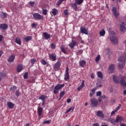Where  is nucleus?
<instances>
[{
    "label": "nucleus",
    "mask_w": 126,
    "mask_h": 126,
    "mask_svg": "<svg viewBox=\"0 0 126 126\" xmlns=\"http://www.w3.org/2000/svg\"><path fill=\"white\" fill-rule=\"evenodd\" d=\"M42 36L43 37H44L45 40H48L51 38V35L48 34L47 32H43Z\"/></svg>",
    "instance_id": "obj_15"
},
{
    "label": "nucleus",
    "mask_w": 126,
    "mask_h": 126,
    "mask_svg": "<svg viewBox=\"0 0 126 126\" xmlns=\"http://www.w3.org/2000/svg\"><path fill=\"white\" fill-rule=\"evenodd\" d=\"M113 80L116 83L119 84L120 83V85H121L122 87H126V78L125 77H121L120 81V78L117 76H113Z\"/></svg>",
    "instance_id": "obj_1"
},
{
    "label": "nucleus",
    "mask_w": 126,
    "mask_h": 126,
    "mask_svg": "<svg viewBox=\"0 0 126 126\" xmlns=\"http://www.w3.org/2000/svg\"><path fill=\"white\" fill-rule=\"evenodd\" d=\"M61 65L62 64L60 61H58L55 64L53 67L54 70H59L60 69V67H61Z\"/></svg>",
    "instance_id": "obj_8"
},
{
    "label": "nucleus",
    "mask_w": 126,
    "mask_h": 126,
    "mask_svg": "<svg viewBox=\"0 0 126 126\" xmlns=\"http://www.w3.org/2000/svg\"><path fill=\"white\" fill-rule=\"evenodd\" d=\"M112 12L113 13V15H114L115 17H118V16H119V13L117 12V8H116V7H113L112 8Z\"/></svg>",
    "instance_id": "obj_19"
},
{
    "label": "nucleus",
    "mask_w": 126,
    "mask_h": 126,
    "mask_svg": "<svg viewBox=\"0 0 126 126\" xmlns=\"http://www.w3.org/2000/svg\"><path fill=\"white\" fill-rule=\"evenodd\" d=\"M64 91H62V92L60 93V99H62V98H63V95H64Z\"/></svg>",
    "instance_id": "obj_40"
},
{
    "label": "nucleus",
    "mask_w": 126,
    "mask_h": 126,
    "mask_svg": "<svg viewBox=\"0 0 126 126\" xmlns=\"http://www.w3.org/2000/svg\"><path fill=\"white\" fill-rule=\"evenodd\" d=\"M43 113V108L42 107H38L37 108V114L38 117H41L42 116V114Z\"/></svg>",
    "instance_id": "obj_11"
},
{
    "label": "nucleus",
    "mask_w": 126,
    "mask_h": 126,
    "mask_svg": "<svg viewBox=\"0 0 126 126\" xmlns=\"http://www.w3.org/2000/svg\"><path fill=\"white\" fill-rule=\"evenodd\" d=\"M120 126H126V124H121Z\"/></svg>",
    "instance_id": "obj_63"
},
{
    "label": "nucleus",
    "mask_w": 126,
    "mask_h": 126,
    "mask_svg": "<svg viewBox=\"0 0 126 126\" xmlns=\"http://www.w3.org/2000/svg\"><path fill=\"white\" fill-rule=\"evenodd\" d=\"M75 45H76V41L72 40L71 42L69 44L68 46L71 49H73L75 46Z\"/></svg>",
    "instance_id": "obj_12"
},
{
    "label": "nucleus",
    "mask_w": 126,
    "mask_h": 126,
    "mask_svg": "<svg viewBox=\"0 0 126 126\" xmlns=\"http://www.w3.org/2000/svg\"><path fill=\"white\" fill-rule=\"evenodd\" d=\"M2 38H3V36L2 35H0V42H1Z\"/></svg>",
    "instance_id": "obj_59"
},
{
    "label": "nucleus",
    "mask_w": 126,
    "mask_h": 126,
    "mask_svg": "<svg viewBox=\"0 0 126 126\" xmlns=\"http://www.w3.org/2000/svg\"><path fill=\"white\" fill-rule=\"evenodd\" d=\"M51 49L55 50V49H56V45L54 43H51Z\"/></svg>",
    "instance_id": "obj_45"
},
{
    "label": "nucleus",
    "mask_w": 126,
    "mask_h": 126,
    "mask_svg": "<svg viewBox=\"0 0 126 126\" xmlns=\"http://www.w3.org/2000/svg\"><path fill=\"white\" fill-rule=\"evenodd\" d=\"M124 94L126 95V90H125L123 92Z\"/></svg>",
    "instance_id": "obj_64"
},
{
    "label": "nucleus",
    "mask_w": 126,
    "mask_h": 126,
    "mask_svg": "<svg viewBox=\"0 0 126 126\" xmlns=\"http://www.w3.org/2000/svg\"><path fill=\"white\" fill-rule=\"evenodd\" d=\"M74 110V106H71L69 109L67 110V111L65 112L66 114H67V113H69L71 111H72L73 112V110Z\"/></svg>",
    "instance_id": "obj_29"
},
{
    "label": "nucleus",
    "mask_w": 126,
    "mask_h": 126,
    "mask_svg": "<svg viewBox=\"0 0 126 126\" xmlns=\"http://www.w3.org/2000/svg\"><path fill=\"white\" fill-rule=\"evenodd\" d=\"M112 12L113 13V15H114L115 17H118V16H119V13L117 12V8H116V7H113L112 8Z\"/></svg>",
    "instance_id": "obj_18"
},
{
    "label": "nucleus",
    "mask_w": 126,
    "mask_h": 126,
    "mask_svg": "<svg viewBox=\"0 0 126 126\" xmlns=\"http://www.w3.org/2000/svg\"><path fill=\"white\" fill-rule=\"evenodd\" d=\"M48 12V10L47 9H42V13L44 15H47Z\"/></svg>",
    "instance_id": "obj_39"
},
{
    "label": "nucleus",
    "mask_w": 126,
    "mask_h": 126,
    "mask_svg": "<svg viewBox=\"0 0 126 126\" xmlns=\"http://www.w3.org/2000/svg\"><path fill=\"white\" fill-rule=\"evenodd\" d=\"M84 82H85L84 80H83L81 85L78 87L77 90L79 91H80V90H81V89H83V87L85 86V85L84 84Z\"/></svg>",
    "instance_id": "obj_25"
},
{
    "label": "nucleus",
    "mask_w": 126,
    "mask_h": 126,
    "mask_svg": "<svg viewBox=\"0 0 126 126\" xmlns=\"http://www.w3.org/2000/svg\"><path fill=\"white\" fill-rule=\"evenodd\" d=\"M100 55H98L97 57L95 58V62H99V60H100Z\"/></svg>",
    "instance_id": "obj_50"
},
{
    "label": "nucleus",
    "mask_w": 126,
    "mask_h": 126,
    "mask_svg": "<svg viewBox=\"0 0 126 126\" xmlns=\"http://www.w3.org/2000/svg\"><path fill=\"white\" fill-rule=\"evenodd\" d=\"M122 107V104H119L118 106L117 107V108L115 109V110L118 112L120 109H121V107Z\"/></svg>",
    "instance_id": "obj_47"
},
{
    "label": "nucleus",
    "mask_w": 126,
    "mask_h": 126,
    "mask_svg": "<svg viewBox=\"0 0 126 126\" xmlns=\"http://www.w3.org/2000/svg\"><path fill=\"white\" fill-rule=\"evenodd\" d=\"M108 122H110V123H111V124H112L113 125H115L116 124V120H115L113 118H109L108 119Z\"/></svg>",
    "instance_id": "obj_28"
},
{
    "label": "nucleus",
    "mask_w": 126,
    "mask_h": 126,
    "mask_svg": "<svg viewBox=\"0 0 126 126\" xmlns=\"http://www.w3.org/2000/svg\"><path fill=\"white\" fill-rule=\"evenodd\" d=\"M63 87H64V84L57 85L55 87L54 91H53L54 94H58V93H59V91L60 89H62V88H63Z\"/></svg>",
    "instance_id": "obj_3"
},
{
    "label": "nucleus",
    "mask_w": 126,
    "mask_h": 126,
    "mask_svg": "<svg viewBox=\"0 0 126 126\" xmlns=\"http://www.w3.org/2000/svg\"><path fill=\"white\" fill-rule=\"evenodd\" d=\"M15 59V56L12 55H11L8 59V63H13L14 60Z\"/></svg>",
    "instance_id": "obj_17"
},
{
    "label": "nucleus",
    "mask_w": 126,
    "mask_h": 126,
    "mask_svg": "<svg viewBox=\"0 0 126 126\" xmlns=\"http://www.w3.org/2000/svg\"><path fill=\"white\" fill-rule=\"evenodd\" d=\"M63 1H64V0H59L57 2V5H61Z\"/></svg>",
    "instance_id": "obj_43"
},
{
    "label": "nucleus",
    "mask_w": 126,
    "mask_h": 126,
    "mask_svg": "<svg viewBox=\"0 0 126 126\" xmlns=\"http://www.w3.org/2000/svg\"><path fill=\"white\" fill-rule=\"evenodd\" d=\"M115 121L116 123H120V122H123V121H125V119L124 118H123V117L120 115H117Z\"/></svg>",
    "instance_id": "obj_10"
},
{
    "label": "nucleus",
    "mask_w": 126,
    "mask_h": 126,
    "mask_svg": "<svg viewBox=\"0 0 126 126\" xmlns=\"http://www.w3.org/2000/svg\"><path fill=\"white\" fill-rule=\"evenodd\" d=\"M32 39V37L31 36H28L24 38V40L26 42H29L30 40Z\"/></svg>",
    "instance_id": "obj_32"
},
{
    "label": "nucleus",
    "mask_w": 126,
    "mask_h": 126,
    "mask_svg": "<svg viewBox=\"0 0 126 126\" xmlns=\"http://www.w3.org/2000/svg\"><path fill=\"white\" fill-rule=\"evenodd\" d=\"M71 102V99L68 98L67 99V103H70Z\"/></svg>",
    "instance_id": "obj_57"
},
{
    "label": "nucleus",
    "mask_w": 126,
    "mask_h": 126,
    "mask_svg": "<svg viewBox=\"0 0 126 126\" xmlns=\"http://www.w3.org/2000/svg\"><path fill=\"white\" fill-rule=\"evenodd\" d=\"M97 76L99 78H103V74L102 73V72L98 71L97 72Z\"/></svg>",
    "instance_id": "obj_37"
},
{
    "label": "nucleus",
    "mask_w": 126,
    "mask_h": 126,
    "mask_svg": "<svg viewBox=\"0 0 126 126\" xmlns=\"http://www.w3.org/2000/svg\"><path fill=\"white\" fill-rule=\"evenodd\" d=\"M126 30V25L125 24V23H122L120 25V31H122V32H125Z\"/></svg>",
    "instance_id": "obj_16"
},
{
    "label": "nucleus",
    "mask_w": 126,
    "mask_h": 126,
    "mask_svg": "<svg viewBox=\"0 0 126 126\" xmlns=\"http://www.w3.org/2000/svg\"><path fill=\"white\" fill-rule=\"evenodd\" d=\"M91 103L92 107H97L98 105V100L96 98H93L91 99Z\"/></svg>",
    "instance_id": "obj_7"
},
{
    "label": "nucleus",
    "mask_w": 126,
    "mask_h": 126,
    "mask_svg": "<svg viewBox=\"0 0 126 126\" xmlns=\"http://www.w3.org/2000/svg\"><path fill=\"white\" fill-rule=\"evenodd\" d=\"M24 79H27L28 78V72H26L24 75Z\"/></svg>",
    "instance_id": "obj_42"
},
{
    "label": "nucleus",
    "mask_w": 126,
    "mask_h": 126,
    "mask_svg": "<svg viewBox=\"0 0 126 126\" xmlns=\"http://www.w3.org/2000/svg\"><path fill=\"white\" fill-rule=\"evenodd\" d=\"M8 26L6 24H2L0 25V28L2 29V30H6Z\"/></svg>",
    "instance_id": "obj_22"
},
{
    "label": "nucleus",
    "mask_w": 126,
    "mask_h": 126,
    "mask_svg": "<svg viewBox=\"0 0 126 126\" xmlns=\"http://www.w3.org/2000/svg\"><path fill=\"white\" fill-rule=\"evenodd\" d=\"M97 117H100V118H104L105 117V115L103 113L102 111H98L96 113Z\"/></svg>",
    "instance_id": "obj_20"
},
{
    "label": "nucleus",
    "mask_w": 126,
    "mask_h": 126,
    "mask_svg": "<svg viewBox=\"0 0 126 126\" xmlns=\"http://www.w3.org/2000/svg\"><path fill=\"white\" fill-rule=\"evenodd\" d=\"M15 94L17 97H19V95H20V92H19V91H17L15 93Z\"/></svg>",
    "instance_id": "obj_48"
},
{
    "label": "nucleus",
    "mask_w": 126,
    "mask_h": 126,
    "mask_svg": "<svg viewBox=\"0 0 126 126\" xmlns=\"http://www.w3.org/2000/svg\"><path fill=\"white\" fill-rule=\"evenodd\" d=\"M49 57L53 61V62H55L57 59V56L55 54H49Z\"/></svg>",
    "instance_id": "obj_14"
},
{
    "label": "nucleus",
    "mask_w": 126,
    "mask_h": 126,
    "mask_svg": "<svg viewBox=\"0 0 126 126\" xmlns=\"http://www.w3.org/2000/svg\"><path fill=\"white\" fill-rule=\"evenodd\" d=\"M109 38L114 45H118L119 42L118 41V38L116 36H113V34H110Z\"/></svg>",
    "instance_id": "obj_4"
},
{
    "label": "nucleus",
    "mask_w": 126,
    "mask_h": 126,
    "mask_svg": "<svg viewBox=\"0 0 126 126\" xmlns=\"http://www.w3.org/2000/svg\"><path fill=\"white\" fill-rule=\"evenodd\" d=\"M33 17L34 18H35V19H37L38 20H44V16L41 15L38 13H34L33 14Z\"/></svg>",
    "instance_id": "obj_5"
},
{
    "label": "nucleus",
    "mask_w": 126,
    "mask_h": 126,
    "mask_svg": "<svg viewBox=\"0 0 126 126\" xmlns=\"http://www.w3.org/2000/svg\"><path fill=\"white\" fill-rule=\"evenodd\" d=\"M16 89V87L14 86L10 88V90H11L12 91H15Z\"/></svg>",
    "instance_id": "obj_49"
},
{
    "label": "nucleus",
    "mask_w": 126,
    "mask_h": 126,
    "mask_svg": "<svg viewBox=\"0 0 126 126\" xmlns=\"http://www.w3.org/2000/svg\"><path fill=\"white\" fill-rule=\"evenodd\" d=\"M0 16L2 17V18H6L7 17V15L6 14V13H4L2 12Z\"/></svg>",
    "instance_id": "obj_33"
},
{
    "label": "nucleus",
    "mask_w": 126,
    "mask_h": 126,
    "mask_svg": "<svg viewBox=\"0 0 126 126\" xmlns=\"http://www.w3.org/2000/svg\"><path fill=\"white\" fill-rule=\"evenodd\" d=\"M91 77L93 79H94V74L92 73V74H91Z\"/></svg>",
    "instance_id": "obj_60"
},
{
    "label": "nucleus",
    "mask_w": 126,
    "mask_h": 126,
    "mask_svg": "<svg viewBox=\"0 0 126 126\" xmlns=\"http://www.w3.org/2000/svg\"><path fill=\"white\" fill-rule=\"evenodd\" d=\"M95 90H96V89H93L91 90L92 93H93V94H95Z\"/></svg>",
    "instance_id": "obj_55"
},
{
    "label": "nucleus",
    "mask_w": 126,
    "mask_h": 126,
    "mask_svg": "<svg viewBox=\"0 0 126 126\" xmlns=\"http://www.w3.org/2000/svg\"><path fill=\"white\" fill-rule=\"evenodd\" d=\"M23 66L21 64L18 65L17 66V72H20L22 70Z\"/></svg>",
    "instance_id": "obj_26"
},
{
    "label": "nucleus",
    "mask_w": 126,
    "mask_h": 126,
    "mask_svg": "<svg viewBox=\"0 0 126 126\" xmlns=\"http://www.w3.org/2000/svg\"><path fill=\"white\" fill-rule=\"evenodd\" d=\"M117 111L116 109H115L114 111H113L112 112H111V116H113V115H115V114H116V113H117Z\"/></svg>",
    "instance_id": "obj_54"
},
{
    "label": "nucleus",
    "mask_w": 126,
    "mask_h": 126,
    "mask_svg": "<svg viewBox=\"0 0 126 126\" xmlns=\"http://www.w3.org/2000/svg\"><path fill=\"white\" fill-rule=\"evenodd\" d=\"M61 51L64 54H66V52L65 51V49L64 48V46H63V45H62L61 47Z\"/></svg>",
    "instance_id": "obj_38"
},
{
    "label": "nucleus",
    "mask_w": 126,
    "mask_h": 126,
    "mask_svg": "<svg viewBox=\"0 0 126 126\" xmlns=\"http://www.w3.org/2000/svg\"><path fill=\"white\" fill-rule=\"evenodd\" d=\"M32 27H33V28H35V27H36V26H37V25L35 24V23H33V24L32 25Z\"/></svg>",
    "instance_id": "obj_56"
},
{
    "label": "nucleus",
    "mask_w": 126,
    "mask_h": 126,
    "mask_svg": "<svg viewBox=\"0 0 126 126\" xmlns=\"http://www.w3.org/2000/svg\"><path fill=\"white\" fill-rule=\"evenodd\" d=\"M126 56H121L119 59V65L120 68H123L126 64Z\"/></svg>",
    "instance_id": "obj_2"
},
{
    "label": "nucleus",
    "mask_w": 126,
    "mask_h": 126,
    "mask_svg": "<svg viewBox=\"0 0 126 126\" xmlns=\"http://www.w3.org/2000/svg\"><path fill=\"white\" fill-rule=\"evenodd\" d=\"M15 42L18 44V45H21V40L19 38H16L15 39Z\"/></svg>",
    "instance_id": "obj_34"
},
{
    "label": "nucleus",
    "mask_w": 126,
    "mask_h": 126,
    "mask_svg": "<svg viewBox=\"0 0 126 126\" xmlns=\"http://www.w3.org/2000/svg\"><path fill=\"white\" fill-rule=\"evenodd\" d=\"M47 98H48V97L47 96H46L45 95H42L38 97V99L39 100H42V102H45V100H46V99H47Z\"/></svg>",
    "instance_id": "obj_24"
},
{
    "label": "nucleus",
    "mask_w": 126,
    "mask_h": 126,
    "mask_svg": "<svg viewBox=\"0 0 126 126\" xmlns=\"http://www.w3.org/2000/svg\"><path fill=\"white\" fill-rule=\"evenodd\" d=\"M64 15H68V12L67 11V9H66L64 10Z\"/></svg>",
    "instance_id": "obj_53"
},
{
    "label": "nucleus",
    "mask_w": 126,
    "mask_h": 126,
    "mask_svg": "<svg viewBox=\"0 0 126 126\" xmlns=\"http://www.w3.org/2000/svg\"><path fill=\"white\" fill-rule=\"evenodd\" d=\"M97 87H99V88H102L103 87V85L99 84V85H97Z\"/></svg>",
    "instance_id": "obj_62"
},
{
    "label": "nucleus",
    "mask_w": 126,
    "mask_h": 126,
    "mask_svg": "<svg viewBox=\"0 0 126 126\" xmlns=\"http://www.w3.org/2000/svg\"><path fill=\"white\" fill-rule=\"evenodd\" d=\"M5 76H6V73H5L4 72L0 73V77H1V78H4V77H5Z\"/></svg>",
    "instance_id": "obj_36"
},
{
    "label": "nucleus",
    "mask_w": 126,
    "mask_h": 126,
    "mask_svg": "<svg viewBox=\"0 0 126 126\" xmlns=\"http://www.w3.org/2000/svg\"><path fill=\"white\" fill-rule=\"evenodd\" d=\"M58 9H56V8H54L52 10V13L53 14V15H57V14H58Z\"/></svg>",
    "instance_id": "obj_31"
},
{
    "label": "nucleus",
    "mask_w": 126,
    "mask_h": 126,
    "mask_svg": "<svg viewBox=\"0 0 126 126\" xmlns=\"http://www.w3.org/2000/svg\"><path fill=\"white\" fill-rule=\"evenodd\" d=\"M7 105L8 107L9 108H10V109H12V108H13L14 107V104H13L11 102H8Z\"/></svg>",
    "instance_id": "obj_27"
},
{
    "label": "nucleus",
    "mask_w": 126,
    "mask_h": 126,
    "mask_svg": "<svg viewBox=\"0 0 126 126\" xmlns=\"http://www.w3.org/2000/svg\"><path fill=\"white\" fill-rule=\"evenodd\" d=\"M50 123H51V121L47 120V121L43 122V125H45L46 124H50Z\"/></svg>",
    "instance_id": "obj_51"
},
{
    "label": "nucleus",
    "mask_w": 126,
    "mask_h": 126,
    "mask_svg": "<svg viewBox=\"0 0 126 126\" xmlns=\"http://www.w3.org/2000/svg\"><path fill=\"white\" fill-rule=\"evenodd\" d=\"M106 32H105V30L104 29H102L101 31L99 32V34L100 36H105Z\"/></svg>",
    "instance_id": "obj_35"
},
{
    "label": "nucleus",
    "mask_w": 126,
    "mask_h": 126,
    "mask_svg": "<svg viewBox=\"0 0 126 126\" xmlns=\"http://www.w3.org/2000/svg\"><path fill=\"white\" fill-rule=\"evenodd\" d=\"M84 0H76L75 1V3L77 5H79L83 2Z\"/></svg>",
    "instance_id": "obj_30"
},
{
    "label": "nucleus",
    "mask_w": 126,
    "mask_h": 126,
    "mask_svg": "<svg viewBox=\"0 0 126 126\" xmlns=\"http://www.w3.org/2000/svg\"><path fill=\"white\" fill-rule=\"evenodd\" d=\"M86 64V61H85V60H82L79 61V65L81 66V67H84Z\"/></svg>",
    "instance_id": "obj_21"
},
{
    "label": "nucleus",
    "mask_w": 126,
    "mask_h": 126,
    "mask_svg": "<svg viewBox=\"0 0 126 126\" xmlns=\"http://www.w3.org/2000/svg\"><path fill=\"white\" fill-rule=\"evenodd\" d=\"M31 63H32V65H33L35 63H36V59H33L31 60Z\"/></svg>",
    "instance_id": "obj_44"
},
{
    "label": "nucleus",
    "mask_w": 126,
    "mask_h": 126,
    "mask_svg": "<svg viewBox=\"0 0 126 126\" xmlns=\"http://www.w3.org/2000/svg\"><path fill=\"white\" fill-rule=\"evenodd\" d=\"M81 33L85 34V35H88V31L84 27H80Z\"/></svg>",
    "instance_id": "obj_9"
},
{
    "label": "nucleus",
    "mask_w": 126,
    "mask_h": 126,
    "mask_svg": "<svg viewBox=\"0 0 126 126\" xmlns=\"http://www.w3.org/2000/svg\"><path fill=\"white\" fill-rule=\"evenodd\" d=\"M100 98L101 99H105L106 98V95H102L100 96Z\"/></svg>",
    "instance_id": "obj_58"
},
{
    "label": "nucleus",
    "mask_w": 126,
    "mask_h": 126,
    "mask_svg": "<svg viewBox=\"0 0 126 126\" xmlns=\"http://www.w3.org/2000/svg\"><path fill=\"white\" fill-rule=\"evenodd\" d=\"M101 95H102V92H101V91H98V92H96L97 97H98L99 96H101Z\"/></svg>",
    "instance_id": "obj_46"
},
{
    "label": "nucleus",
    "mask_w": 126,
    "mask_h": 126,
    "mask_svg": "<svg viewBox=\"0 0 126 126\" xmlns=\"http://www.w3.org/2000/svg\"><path fill=\"white\" fill-rule=\"evenodd\" d=\"M109 73H112L115 70V64H111L109 67Z\"/></svg>",
    "instance_id": "obj_13"
},
{
    "label": "nucleus",
    "mask_w": 126,
    "mask_h": 126,
    "mask_svg": "<svg viewBox=\"0 0 126 126\" xmlns=\"http://www.w3.org/2000/svg\"><path fill=\"white\" fill-rule=\"evenodd\" d=\"M68 70H69V68H68V67H66L64 78L65 81H68L69 79V73H68Z\"/></svg>",
    "instance_id": "obj_6"
},
{
    "label": "nucleus",
    "mask_w": 126,
    "mask_h": 126,
    "mask_svg": "<svg viewBox=\"0 0 126 126\" xmlns=\"http://www.w3.org/2000/svg\"><path fill=\"white\" fill-rule=\"evenodd\" d=\"M41 63L42 64H43V65H45L47 64V63H48L44 60H42L41 61Z\"/></svg>",
    "instance_id": "obj_41"
},
{
    "label": "nucleus",
    "mask_w": 126,
    "mask_h": 126,
    "mask_svg": "<svg viewBox=\"0 0 126 126\" xmlns=\"http://www.w3.org/2000/svg\"><path fill=\"white\" fill-rule=\"evenodd\" d=\"M93 126H99V124L94 123V124H93Z\"/></svg>",
    "instance_id": "obj_61"
},
{
    "label": "nucleus",
    "mask_w": 126,
    "mask_h": 126,
    "mask_svg": "<svg viewBox=\"0 0 126 126\" xmlns=\"http://www.w3.org/2000/svg\"><path fill=\"white\" fill-rule=\"evenodd\" d=\"M29 4L31 5V6H33V5H34V4H35V2L30 1L29 2Z\"/></svg>",
    "instance_id": "obj_52"
},
{
    "label": "nucleus",
    "mask_w": 126,
    "mask_h": 126,
    "mask_svg": "<svg viewBox=\"0 0 126 126\" xmlns=\"http://www.w3.org/2000/svg\"><path fill=\"white\" fill-rule=\"evenodd\" d=\"M70 6L75 11H77V5L76 4V3L75 2L71 3L70 4Z\"/></svg>",
    "instance_id": "obj_23"
}]
</instances>
